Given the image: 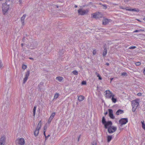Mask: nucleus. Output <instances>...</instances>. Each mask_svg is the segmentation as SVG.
<instances>
[{"label":"nucleus","mask_w":145,"mask_h":145,"mask_svg":"<svg viewBox=\"0 0 145 145\" xmlns=\"http://www.w3.org/2000/svg\"><path fill=\"white\" fill-rule=\"evenodd\" d=\"M9 1V0H7L6 2L2 5V9L3 14L4 15L9 10V5L8 4V3Z\"/></svg>","instance_id":"f257e3e1"},{"label":"nucleus","mask_w":145,"mask_h":145,"mask_svg":"<svg viewBox=\"0 0 145 145\" xmlns=\"http://www.w3.org/2000/svg\"><path fill=\"white\" fill-rule=\"evenodd\" d=\"M89 10L88 9L84 10L82 9H80L78 10V14L81 15H84L87 14Z\"/></svg>","instance_id":"f03ea898"},{"label":"nucleus","mask_w":145,"mask_h":145,"mask_svg":"<svg viewBox=\"0 0 145 145\" xmlns=\"http://www.w3.org/2000/svg\"><path fill=\"white\" fill-rule=\"evenodd\" d=\"M105 92L106 93L105 96L107 98H111L113 96V95H114L109 90L105 91Z\"/></svg>","instance_id":"7ed1b4c3"},{"label":"nucleus","mask_w":145,"mask_h":145,"mask_svg":"<svg viewBox=\"0 0 145 145\" xmlns=\"http://www.w3.org/2000/svg\"><path fill=\"white\" fill-rule=\"evenodd\" d=\"M103 16V14L99 12L94 13L93 15V17L96 19L101 18Z\"/></svg>","instance_id":"20e7f679"},{"label":"nucleus","mask_w":145,"mask_h":145,"mask_svg":"<svg viewBox=\"0 0 145 145\" xmlns=\"http://www.w3.org/2000/svg\"><path fill=\"white\" fill-rule=\"evenodd\" d=\"M116 129L117 128L115 127H109L108 129V131L109 133H111L115 132Z\"/></svg>","instance_id":"39448f33"},{"label":"nucleus","mask_w":145,"mask_h":145,"mask_svg":"<svg viewBox=\"0 0 145 145\" xmlns=\"http://www.w3.org/2000/svg\"><path fill=\"white\" fill-rule=\"evenodd\" d=\"M128 122V119L127 118H122L119 121V123L121 124V126L125 124Z\"/></svg>","instance_id":"423d86ee"},{"label":"nucleus","mask_w":145,"mask_h":145,"mask_svg":"<svg viewBox=\"0 0 145 145\" xmlns=\"http://www.w3.org/2000/svg\"><path fill=\"white\" fill-rule=\"evenodd\" d=\"M105 126V129H107L108 128V127H112V122L111 121H108L106 122L104 125Z\"/></svg>","instance_id":"0eeeda50"},{"label":"nucleus","mask_w":145,"mask_h":145,"mask_svg":"<svg viewBox=\"0 0 145 145\" xmlns=\"http://www.w3.org/2000/svg\"><path fill=\"white\" fill-rule=\"evenodd\" d=\"M110 19H108L104 18L103 20L102 24L104 25H106L108 24L109 22H110Z\"/></svg>","instance_id":"6e6552de"},{"label":"nucleus","mask_w":145,"mask_h":145,"mask_svg":"<svg viewBox=\"0 0 145 145\" xmlns=\"http://www.w3.org/2000/svg\"><path fill=\"white\" fill-rule=\"evenodd\" d=\"M29 74V71H27L25 75V77L23 80V83H25L28 79Z\"/></svg>","instance_id":"1a4fd4ad"},{"label":"nucleus","mask_w":145,"mask_h":145,"mask_svg":"<svg viewBox=\"0 0 145 145\" xmlns=\"http://www.w3.org/2000/svg\"><path fill=\"white\" fill-rule=\"evenodd\" d=\"M5 141V138L3 136L0 139V145H4Z\"/></svg>","instance_id":"9d476101"},{"label":"nucleus","mask_w":145,"mask_h":145,"mask_svg":"<svg viewBox=\"0 0 145 145\" xmlns=\"http://www.w3.org/2000/svg\"><path fill=\"white\" fill-rule=\"evenodd\" d=\"M138 105L139 103L138 102L135 101H132V105L133 107L137 108Z\"/></svg>","instance_id":"9b49d317"},{"label":"nucleus","mask_w":145,"mask_h":145,"mask_svg":"<svg viewBox=\"0 0 145 145\" xmlns=\"http://www.w3.org/2000/svg\"><path fill=\"white\" fill-rule=\"evenodd\" d=\"M108 111L109 113V116L112 119H114V117L113 114V110L112 109H109Z\"/></svg>","instance_id":"f8f14e48"},{"label":"nucleus","mask_w":145,"mask_h":145,"mask_svg":"<svg viewBox=\"0 0 145 145\" xmlns=\"http://www.w3.org/2000/svg\"><path fill=\"white\" fill-rule=\"evenodd\" d=\"M18 143L21 145H23L25 143L24 140L23 138H21L18 140Z\"/></svg>","instance_id":"ddd939ff"},{"label":"nucleus","mask_w":145,"mask_h":145,"mask_svg":"<svg viewBox=\"0 0 145 145\" xmlns=\"http://www.w3.org/2000/svg\"><path fill=\"white\" fill-rule=\"evenodd\" d=\"M32 43H31L30 45V47L32 48H34L37 45V43L36 41L34 40H32Z\"/></svg>","instance_id":"4468645a"},{"label":"nucleus","mask_w":145,"mask_h":145,"mask_svg":"<svg viewBox=\"0 0 145 145\" xmlns=\"http://www.w3.org/2000/svg\"><path fill=\"white\" fill-rule=\"evenodd\" d=\"M55 115V112L53 113L48 120V122L50 123Z\"/></svg>","instance_id":"2eb2a0df"},{"label":"nucleus","mask_w":145,"mask_h":145,"mask_svg":"<svg viewBox=\"0 0 145 145\" xmlns=\"http://www.w3.org/2000/svg\"><path fill=\"white\" fill-rule=\"evenodd\" d=\"M26 15V14H24L23 16L21 18V22L23 25H24V20L25 18Z\"/></svg>","instance_id":"dca6fc26"},{"label":"nucleus","mask_w":145,"mask_h":145,"mask_svg":"<svg viewBox=\"0 0 145 145\" xmlns=\"http://www.w3.org/2000/svg\"><path fill=\"white\" fill-rule=\"evenodd\" d=\"M125 10H127L129 11H136L137 12H138L139 11V10L138 9L137 10H136L135 9H128V7H126L125 8Z\"/></svg>","instance_id":"f3484780"},{"label":"nucleus","mask_w":145,"mask_h":145,"mask_svg":"<svg viewBox=\"0 0 145 145\" xmlns=\"http://www.w3.org/2000/svg\"><path fill=\"white\" fill-rule=\"evenodd\" d=\"M123 111L120 109L118 110L116 113V114L117 115H119L120 114H121L123 113Z\"/></svg>","instance_id":"a211bd4d"},{"label":"nucleus","mask_w":145,"mask_h":145,"mask_svg":"<svg viewBox=\"0 0 145 145\" xmlns=\"http://www.w3.org/2000/svg\"><path fill=\"white\" fill-rule=\"evenodd\" d=\"M39 130H40L37 129H36L34 132V134L35 137H37L38 136L39 132Z\"/></svg>","instance_id":"6ab92c4d"},{"label":"nucleus","mask_w":145,"mask_h":145,"mask_svg":"<svg viewBox=\"0 0 145 145\" xmlns=\"http://www.w3.org/2000/svg\"><path fill=\"white\" fill-rule=\"evenodd\" d=\"M112 97V102L114 103H116L117 101V99L116 98H115V95H114Z\"/></svg>","instance_id":"aec40b11"},{"label":"nucleus","mask_w":145,"mask_h":145,"mask_svg":"<svg viewBox=\"0 0 145 145\" xmlns=\"http://www.w3.org/2000/svg\"><path fill=\"white\" fill-rule=\"evenodd\" d=\"M84 99V97L82 95L79 96L78 98V100L80 101H82Z\"/></svg>","instance_id":"412c9836"},{"label":"nucleus","mask_w":145,"mask_h":145,"mask_svg":"<svg viewBox=\"0 0 145 145\" xmlns=\"http://www.w3.org/2000/svg\"><path fill=\"white\" fill-rule=\"evenodd\" d=\"M112 135H108L107 137V142H109L112 139Z\"/></svg>","instance_id":"4be33fe9"},{"label":"nucleus","mask_w":145,"mask_h":145,"mask_svg":"<svg viewBox=\"0 0 145 145\" xmlns=\"http://www.w3.org/2000/svg\"><path fill=\"white\" fill-rule=\"evenodd\" d=\"M41 125H42L41 121H39V123L38 124L37 126V128L36 129H37L40 130L41 127Z\"/></svg>","instance_id":"5701e85b"},{"label":"nucleus","mask_w":145,"mask_h":145,"mask_svg":"<svg viewBox=\"0 0 145 145\" xmlns=\"http://www.w3.org/2000/svg\"><path fill=\"white\" fill-rule=\"evenodd\" d=\"M107 53V49L105 48L104 49V51L103 53V56H105L106 55Z\"/></svg>","instance_id":"b1692460"},{"label":"nucleus","mask_w":145,"mask_h":145,"mask_svg":"<svg viewBox=\"0 0 145 145\" xmlns=\"http://www.w3.org/2000/svg\"><path fill=\"white\" fill-rule=\"evenodd\" d=\"M63 79V77H57L56 78V79L60 82Z\"/></svg>","instance_id":"393cba45"},{"label":"nucleus","mask_w":145,"mask_h":145,"mask_svg":"<svg viewBox=\"0 0 145 145\" xmlns=\"http://www.w3.org/2000/svg\"><path fill=\"white\" fill-rule=\"evenodd\" d=\"M106 121L104 117H103L102 119V123L104 125L106 123Z\"/></svg>","instance_id":"a878e982"},{"label":"nucleus","mask_w":145,"mask_h":145,"mask_svg":"<svg viewBox=\"0 0 145 145\" xmlns=\"http://www.w3.org/2000/svg\"><path fill=\"white\" fill-rule=\"evenodd\" d=\"M36 108V106H35L33 109V114L34 116H35Z\"/></svg>","instance_id":"bb28decb"},{"label":"nucleus","mask_w":145,"mask_h":145,"mask_svg":"<svg viewBox=\"0 0 145 145\" xmlns=\"http://www.w3.org/2000/svg\"><path fill=\"white\" fill-rule=\"evenodd\" d=\"M59 94L58 93H56L54 97V99H57V98L59 96Z\"/></svg>","instance_id":"cd10ccee"},{"label":"nucleus","mask_w":145,"mask_h":145,"mask_svg":"<svg viewBox=\"0 0 145 145\" xmlns=\"http://www.w3.org/2000/svg\"><path fill=\"white\" fill-rule=\"evenodd\" d=\"M144 31V30L142 29H140V30H136L134 31V32L136 33V32H140V31Z\"/></svg>","instance_id":"c85d7f7f"},{"label":"nucleus","mask_w":145,"mask_h":145,"mask_svg":"<svg viewBox=\"0 0 145 145\" xmlns=\"http://www.w3.org/2000/svg\"><path fill=\"white\" fill-rule=\"evenodd\" d=\"M72 73L75 75H77L78 73V72L76 70L72 72Z\"/></svg>","instance_id":"c756f323"},{"label":"nucleus","mask_w":145,"mask_h":145,"mask_svg":"<svg viewBox=\"0 0 145 145\" xmlns=\"http://www.w3.org/2000/svg\"><path fill=\"white\" fill-rule=\"evenodd\" d=\"M26 67L27 66L25 65H22V69L23 70H25L26 68Z\"/></svg>","instance_id":"7c9ffc66"},{"label":"nucleus","mask_w":145,"mask_h":145,"mask_svg":"<svg viewBox=\"0 0 145 145\" xmlns=\"http://www.w3.org/2000/svg\"><path fill=\"white\" fill-rule=\"evenodd\" d=\"M135 64L137 66H139L141 64L140 62H138L135 63Z\"/></svg>","instance_id":"2f4dec72"},{"label":"nucleus","mask_w":145,"mask_h":145,"mask_svg":"<svg viewBox=\"0 0 145 145\" xmlns=\"http://www.w3.org/2000/svg\"><path fill=\"white\" fill-rule=\"evenodd\" d=\"M97 143L96 141H93L92 143V145H97Z\"/></svg>","instance_id":"473e14b6"},{"label":"nucleus","mask_w":145,"mask_h":145,"mask_svg":"<svg viewBox=\"0 0 145 145\" xmlns=\"http://www.w3.org/2000/svg\"><path fill=\"white\" fill-rule=\"evenodd\" d=\"M136 48V47L135 46H132L130 47L129 48V49H135Z\"/></svg>","instance_id":"72a5a7b5"},{"label":"nucleus","mask_w":145,"mask_h":145,"mask_svg":"<svg viewBox=\"0 0 145 145\" xmlns=\"http://www.w3.org/2000/svg\"><path fill=\"white\" fill-rule=\"evenodd\" d=\"M127 74L125 72H123L121 73V75L123 76H127Z\"/></svg>","instance_id":"f704fd0d"},{"label":"nucleus","mask_w":145,"mask_h":145,"mask_svg":"<svg viewBox=\"0 0 145 145\" xmlns=\"http://www.w3.org/2000/svg\"><path fill=\"white\" fill-rule=\"evenodd\" d=\"M86 81H83L82 82V85H86Z\"/></svg>","instance_id":"c9c22d12"},{"label":"nucleus","mask_w":145,"mask_h":145,"mask_svg":"<svg viewBox=\"0 0 145 145\" xmlns=\"http://www.w3.org/2000/svg\"><path fill=\"white\" fill-rule=\"evenodd\" d=\"M97 76L99 77V79L100 80H101L102 79V78L101 77V76L99 74H98V76Z\"/></svg>","instance_id":"e433bc0d"},{"label":"nucleus","mask_w":145,"mask_h":145,"mask_svg":"<svg viewBox=\"0 0 145 145\" xmlns=\"http://www.w3.org/2000/svg\"><path fill=\"white\" fill-rule=\"evenodd\" d=\"M137 108H134V107H133L132 109V111L133 112H135Z\"/></svg>","instance_id":"4c0bfd02"},{"label":"nucleus","mask_w":145,"mask_h":145,"mask_svg":"<svg viewBox=\"0 0 145 145\" xmlns=\"http://www.w3.org/2000/svg\"><path fill=\"white\" fill-rule=\"evenodd\" d=\"M96 54V51L95 50H94L93 52V55H95Z\"/></svg>","instance_id":"58836bf2"},{"label":"nucleus","mask_w":145,"mask_h":145,"mask_svg":"<svg viewBox=\"0 0 145 145\" xmlns=\"http://www.w3.org/2000/svg\"><path fill=\"white\" fill-rule=\"evenodd\" d=\"M102 6L103 7V8L104 9H106L107 8L106 6L104 5H102Z\"/></svg>","instance_id":"ea45409f"},{"label":"nucleus","mask_w":145,"mask_h":145,"mask_svg":"<svg viewBox=\"0 0 145 145\" xmlns=\"http://www.w3.org/2000/svg\"><path fill=\"white\" fill-rule=\"evenodd\" d=\"M142 128L145 130V124L142 125Z\"/></svg>","instance_id":"a19ab883"},{"label":"nucleus","mask_w":145,"mask_h":145,"mask_svg":"<svg viewBox=\"0 0 145 145\" xmlns=\"http://www.w3.org/2000/svg\"><path fill=\"white\" fill-rule=\"evenodd\" d=\"M3 64L2 63V62L0 61V68H1L3 67Z\"/></svg>","instance_id":"79ce46f5"},{"label":"nucleus","mask_w":145,"mask_h":145,"mask_svg":"<svg viewBox=\"0 0 145 145\" xmlns=\"http://www.w3.org/2000/svg\"><path fill=\"white\" fill-rule=\"evenodd\" d=\"M50 135H49L47 136H45V140H46L50 136Z\"/></svg>","instance_id":"37998d69"},{"label":"nucleus","mask_w":145,"mask_h":145,"mask_svg":"<svg viewBox=\"0 0 145 145\" xmlns=\"http://www.w3.org/2000/svg\"><path fill=\"white\" fill-rule=\"evenodd\" d=\"M137 95L138 96H140L142 94H141V93H137Z\"/></svg>","instance_id":"c03bdc74"},{"label":"nucleus","mask_w":145,"mask_h":145,"mask_svg":"<svg viewBox=\"0 0 145 145\" xmlns=\"http://www.w3.org/2000/svg\"><path fill=\"white\" fill-rule=\"evenodd\" d=\"M47 129V127L46 126H44V130H45L46 131V130Z\"/></svg>","instance_id":"a18cd8bd"},{"label":"nucleus","mask_w":145,"mask_h":145,"mask_svg":"<svg viewBox=\"0 0 145 145\" xmlns=\"http://www.w3.org/2000/svg\"><path fill=\"white\" fill-rule=\"evenodd\" d=\"M46 131L45 130H44V135L45 137V136H46V134H45V132H46Z\"/></svg>","instance_id":"49530a36"},{"label":"nucleus","mask_w":145,"mask_h":145,"mask_svg":"<svg viewBox=\"0 0 145 145\" xmlns=\"http://www.w3.org/2000/svg\"><path fill=\"white\" fill-rule=\"evenodd\" d=\"M93 5V3L92 2H90L89 3V4H88V5Z\"/></svg>","instance_id":"de8ad7c7"},{"label":"nucleus","mask_w":145,"mask_h":145,"mask_svg":"<svg viewBox=\"0 0 145 145\" xmlns=\"http://www.w3.org/2000/svg\"><path fill=\"white\" fill-rule=\"evenodd\" d=\"M141 123H142V125H143L144 124V121H141Z\"/></svg>","instance_id":"09e8293b"},{"label":"nucleus","mask_w":145,"mask_h":145,"mask_svg":"<svg viewBox=\"0 0 145 145\" xmlns=\"http://www.w3.org/2000/svg\"><path fill=\"white\" fill-rule=\"evenodd\" d=\"M44 84V83L43 82H40V84L41 85H42Z\"/></svg>","instance_id":"8fccbe9b"},{"label":"nucleus","mask_w":145,"mask_h":145,"mask_svg":"<svg viewBox=\"0 0 145 145\" xmlns=\"http://www.w3.org/2000/svg\"><path fill=\"white\" fill-rule=\"evenodd\" d=\"M80 136H81V135H80L79 136V137L78 138V141H79Z\"/></svg>","instance_id":"3c124183"},{"label":"nucleus","mask_w":145,"mask_h":145,"mask_svg":"<svg viewBox=\"0 0 145 145\" xmlns=\"http://www.w3.org/2000/svg\"><path fill=\"white\" fill-rule=\"evenodd\" d=\"M25 37H24L23 38V39H22V41L23 42H24V39H25Z\"/></svg>","instance_id":"603ef678"},{"label":"nucleus","mask_w":145,"mask_h":145,"mask_svg":"<svg viewBox=\"0 0 145 145\" xmlns=\"http://www.w3.org/2000/svg\"><path fill=\"white\" fill-rule=\"evenodd\" d=\"M19 2H20V4H21L22 3V0H19Z\"/></svg>","instance_id":"864d4df0"},{"label":"nucleus","mask_w":145,"mask_h":145,"mask_svg":"<svg viewBox=\"0 0 145 145\" xmlns=\"http://www.w3.org/2000/svg\"><path fill=\"white\" fill-rule=\"evenodd\" d=\"M29 59H31V60H34L33 58H32V57H29Z\"/></svg>","instance_id":"5fc2aeb1"},{"label":"nucleus","mask_w":145,"mask_h":145,"mask_svg":"<svg viewBox=\"0 0 145 145\" xmlns=\"http://www.w3.org/2000/svg\"><path fill=\"white\" fill-rule=\"evenodd\" d=\"M24 45V44L23 43H22L21 46H22V47L23 48V46Z\"/></svg>","instance_id":"6e6d98bb"},{"label":"nucleus","mask_w":145,"mask_h":145,"mask_svg":"<svg viewBox=\"0 0 145 145\" xmlns=\"http://www.w3.org/2000/svg\"><path fill=\"white\" fill-rule=\"evenodd\" d=\"M143 72L144 73V74H145V68L144 69V70Z\"/></svg>","instance_id":"4d7b16f0"},{"label":"nucleus","mask_w":145,"mask_h":145,"mask_svg":"<svg viewBox=\"0 0 145 145\" xmlns=\"http://www.w3.org/2000/svg\"><path fill=\"white\" fill-rule=\"evenodd\" d=\"M106 65H109V64L108 63H106Z\"/></svg>","instance_id":"13d9d810"},{"label":"nucleus","mask_w":145,"mask_h":145,"mask_svg":"<svg viewBox=\"0 0 145 145\" xmlns=\"http://www.w3.org/2000/svg\"><path fill=\"white\" fill-rule=\"evenodd\" d=\"M104 114H105V115H106V114H108V112H105V113H104Z\"/></svg>","instance_id":"bf43d9fd"},{"label":"nucleus","mask_w":145,"mask_h":145,"mask_svg":"<svg viewBox=\"0 0 145 145\" xmlns=\"http://www.w3.org/2000/svg\"><path fill=\"white\" fill-rule=\"evenodd\" d=\"M95 74L97 75V76H98V74H99L97 72H95Z\"/></svg>","instance_id":"052dcab7"},{"label":"nucleus","mask_w":145,"mask_h":145,"mask_svg":"<svg viewBox=\"0 0 145 145\" xmlns=\"http://www.w3.org/2000/svg\"><path fill=\"white\" fill-rule=\"evenodd\" d=\"M56 7L57 8H58V7H59V6H58V5H55Z\"/></svg>","instance_id":"680f3d73"},{"label":"nucleus","mask_w":145,"mask_h":145,"mask_svg":"<svg viewBox=\"0 0 145 145\" xmlns=\"http://www.w3.org/2000/svg\"><path fill=\"white\" fill-rule=\"evenodd\" d=\"M113 78H111L110 79V80H111V81L113 80Z\"/></svg>","instance_id":"e2e57ef3"},{"label":"nucleus","mask_w":145,"mask_h":145,"mask_svg":"<svg viewBox=\"0 0 145 145\" xmlns=\"http://www.w3.org/2000/svg\"><path fill=\"white\" fill-rule=\"evenodd\" d=\"M120 7L121 9H124V8H123L122 7Z\"/></svg>","instance_id":"0e129e2a"},{"label":"nucleus","mask_w":145,"mask_h":145,"mask_svg":"<svg viewBox=\"0 0 145 145\" xmlns=\"http://www.w3.org/2000/svg\"><path fill=\"white\" fill-rule=\"evenodd\" d=\"M74 7H75V8H76V7H77V5H75V6H74Z\"/></svg>","instance_id":"69168bd1"},{"label":"nucleus","mask_w":145,"mask_h":145,"mask_svg":"<svg viewBox=\"0 0 145 145\" xmlns=\"http://www.w3.org/2000/svg\"><path fill=\"white\" fill-rule=\"evenodd\" d=\"M137 20L138 21H139V22H141L139 20V19H137Z\"/></svg>","instance_id":"338daca9"},{"label":"nucleus","mask_w":145,"mask_h":145,"mask_svg":"<svg viewBox=\"0 0 145 145\" xmlns=\"http://www.w3.org/2000/svg\"><path fill=\"white\" fill-rule=\"evenodd\" d=\"M143 20L145 21V17L143 18Z\"/></svg>","instance_id":"774afa93"}]
</instances>
